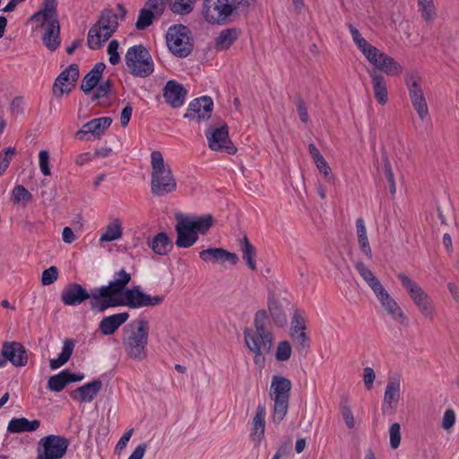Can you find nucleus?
<instances>
[{"instance_id":"a211bd4d","label":"nucleus","mask_w":459,"mask_h":459,"mask_svg":"<svg viewBox=\"0 0 459 459\" xmlns=\"http://www.w3.org/2000/svg\"><path fill=\"white\" fill-rule=\"evenodd\" d=\"M212 108L213 101L211 97L203 96L195 99L190 102L184 117L196 122L206 121L212 116Z\"/></svg>"},{"instance_id":"e433bc0d","label":"nucleus","mask_w":459,"mask_h":459,"mask_svg":"<svg viewBox=\"0 0 459 459\" xmlns=\"http://www.w3.org/2000/svg\"><path fill=\"white\" fill-rule=\"evenodd\" d=\"M122 234V223L119 219H115L106 227L105 232L100 236V241H114L120 238Z\"/></svg>"},{"instance_id":"1a4fd4ad","label":"nucleus","mask_w":459,"mask_h":459,"mask_svg":"<svg viewBox=\"0 0 459 459\" xmlns=\"http://www.w3.org/2000/svg\"><path fill=\"white\" fill-rule=\"evenodd\" d=\"M125 62L130 74L136 77L145 78L154 70L152 56L143 45L129 48L125 56Z\"/></svg>"},{"instance_id":"cd10ccee","label":"nucleus","mask_w":459,"mask_h":459,"mask_svg":"<svg viewBox=\"0 0 459 459\" xmlns=\"http://www.w3.org/2000/svg\"><path fill=\"white\" fill-rule=\"evenodd\" d=\"M40 426V420H29L26 418H13L7 425V431L10 433L32 432Z\"/></svg>"},{"instance_id":"37998d69","label":"nucleus","mask_w":459,"mask_h":459,"mask_svg":"<svg viewBox=\"0 0 459 459\" xmlns=\"http://www.w3.org/2000/svg\"><path fill=\"white\" fill-rule=\"evenodd\" d=\"M382 160L384 163V172L386 177L388 185H389V191L392 195H395L396 188H395V181H394V176L392 170L391 163L388 160L387 154L385 152H383L382 153Z\"/></svg>"},{"instance_id":"f8f14e48","label":"nucleus","mask_w":459,"mask_h":459,"mask_svg":"<svg viewBox=\"0 0 459 459\" xmlns=\"http://www.w3.org/2000/svg\"><path fill=\"white\" fill-rule=\"evenodd\" d=\"M69 439L60 435H48L39 439L37 459H61L69 446Z\"/></svg>"},{"instance_id":"c03bdc74","label":"nucleus","mask_w":459,"mask_h":459,"mask_svg":"<svg viewBox=\"0 0 459 459\" xmlns=\"http://www.w3.org/2000/svg\"><path fill=\"white\" fill-rule=\"evenodd\" d=\"M114 87V83L111 80L108 79L98 84L95 92L91 97L92 101L99 100L101 98H108Z\"/></svg>"},{"instance_id":"a19ab883","label":"nucleus","mask_w":459,"mask_h":459,"mask_svg":"<svg viewBox=\"0 0 459 459\" xmlns=\"http://www.w3.org/2000/svg\"><path fill=\"white\" fill-rule=\"evenodd\" d=\"M40 10L44 13V22L58 20L57 0H43Z\"/></svg>"},{"instance_id":"423d86ee","label":"nucleus","mask_w":459,"mask_h":459,"mask_svg":"<svg viewBox=\"0 0 459 459\" xmlns=\"http://www.w3.org/2000/svg\"><path fill=\"white\" fill-rule=\"evenodd\" d=\"M61 301L65 306H78L90 299L91 309L97 313L107 310L106 303L100 295L99 288L88 291L82 285L75 282L68 283L61 293Z\"/></svg>"},{"instance_id":"0e129e2a","label":"nucleus","mask_w":459,"mask_h":459,"mask_svg":"<svg viewBox=\"0 0 459 459\" xmlns=\"http://www.w3.org/2000/svg\"><path fill=\"white\" fill-rule=\"evenodd\" d=\"M376 378L375 371L372 368L367 367L364 368L363 380L365 386L368 390H370L373 386V382Z\"/></svg>"},{"instance_id":"9b49d317","label":"nucleus","mask_w":459,"mask_h":459,"mask_svg":"<svg viewBox=\"0 0 459 459\" xmlns=\"http://www.w3.org/2000/svg\"><path fill=\"white\" fill-rule=\"evenodd\" d=\"M397 278L400 280L403 287L408 291L411 299L417 306L419 311L425 317L433 318L435 307L430 297L423 289L404 273H399Z\"/></svg>"},{"instance_id":"c9c22d12","label":"nucleus","mask_w":459,"mask_h":459,"mask_svg":"<svg viewBox=\"0 0 459 459\" xmlns=\"http://www.w3.org/2000/svg\"><path fill=\"white\" fill-rule=\"evenodd\" d=\"M240 247L243 253V260L246 262L248 268H250L252 271H255L256 264L254 258L256 255V251L247 236H244V238L241 239Z\"/></svg>"},{"instance_id":"864d4df0","label":"nucleus","mask_w":459,"mask_h":459,"mask_svg":"<svg viewBox=\"0 0 459 459\" xmlns=\"http://www.w3.org/2000/svg\"><path fill=\"white\" fill-rule=\"evenodd\" d=\"M306 330L307 326L305 318L301 316L299 311H295L290 322V333Z\"/></svg>"},{"instance_id":"6e6552de","label":"nucleus","mask_w":459,"mask_h":459,"mask_svg":"<svg viewBox=\"0 0 459 459\" xmlns=\"http://www.w3.org/2000/svg\"><path fill=\"white\" fill-rule=\"evenodd\" d=\"M291 386L290 380L282 376L275 375L272 378L270 396L274 403L273 421L275 424H280L286 416Z\"/></svg>"},{"instance_id":"7c9ffc66","label":"nucleus","mask_w":459,"mask_h":459,"mask_svg":"<svg viewBox=\"0 0 459 459\" xmlns=\"http://www.w3.org/2000/svg\"><path fill=\"white\" fill-rule=\"evenodd\" d=\"M356 230L360 251L367 256L368 259H372V251L368 239L365 222L362 218L357 219Z\"/></svg>"},{"instance_id":"f704fd0d","label":"nucleus","mask_w":459,"mask_h":459,"mask_svg":"<svg viewBox=\"0 0 459 459\" xmlns=\"http://www.w3.org/2000/svg\"><path fill=\"white\" fill-rule=\"evenodd\" d=\"M290 335L294 342L298 353L302 357H306L310 350L311 345L310 338L307 332L300 331L297 333H290Z\"/></svg>"},{"instance_id":"13d9d810","label":"nucleus","mask_w":459,"mask_h":459,"mask_svg":"<svg viewBox=\"0 0 459 459\" xmlns=\"http://www.w3.org/2000/svg\"><path fill=\"white\" fill-rule=\"evenodd\" d=\"M39 168L44 176L50 175V167H49V152L46 150H42L39 154Z\"/></svg>"},{"instance_id":"c756f323","label":"nucleus","mask_w":459,"mask_h":459,"mask_svg":"<svg viewBox=\"0 0 459 459\" xmlns=\"http://www.w3.org/2000/svg\"><path fill=\"white\" fill-rule=\"evenodd\" d=\"M265 406L259 404L256 409L255 415L252 421V433L251 436L254 440L258 443L261 442L264 436L265 429Z\"/></svg>"},{"instance_id":"3c124183","label":"nucleus","mask_w":459,"mask_h":459,"mask_svg":"<svg viewBox=\"0 0 459 459\" xmlns=\"http://www.w3.org/2000/svg\"><path fill=\"white\" fill-rule=\"evenodd\" d=\"M390 446L392 449H397L401 444V426L395 422L389 429Z\"/></svg>"},{"instance_id":"338daca9","label":"nucleus","mask_w":459,"mask_h":459,"mask_svg":"<svg viewBox=\"0 0 459 459\" xmlns=\"http://www.w3.org/2000/svg\"><path fill=\"white\" fill-rule=\"evenodd\" d=\"M133 113V108L130 104H127L122 110L120 115V123L122 127H126L130 121L131 116Z\"/></svg>"},{"instance_id":"79ce46f5","label":"nucleus","mask_w":459,"mask_h":459,"mask_svg":"<svg viewBox=\"0 0 459 459\" xmlns=\"http://www.w3.org/2000/svg\"><path fill=\"white\" fill-rule=\"evenodd\" d=\"M418 5L425 21L429 22L436 18L437 13L433 0H418Z\"/></svg>"},{"instance_id":"f257e3e1","label":"nucleus","mask_w":459,"mask_h":459,"mask_svg":"<svg viewBox=\"0 0 459 459\" xmlns=\"http://www.w3.org/2000/svg\"><path fill=\"white\" fill-rule=\"evenodd\" d=\"M131 281V274L125 269L115 273V279L107 285L99 287L100 295L106 303L107 310L110 307L126 306L133 309L154 307L165 300L164 295L152 296L143 292L139 286L126 289Z\"/></svg>"},{"instance_id":"ddd939ff","label":"nucleus","mask_w":459,"mask_h":459,"mask_svg":"<svg viewBox=\"0 0 459 459\" xmlns=\"http://www.w3.org/2000/svg\"><path fill=\"white\" fill-rule=\"evenodd\" d=\"M166 39L170 52L178 57H186L193 50L189 29L186 26L179 24L169 27Z\"/></svg>"},{"instance_id":"bf43d9fd","label":"nucleus","mask_w":459,"mask_h":459,"mask_svg":"<svg viewBox=\"0 0 459 459\" xmlns=\"http://www.w3.org/2000/svg\"><path fill=\"white\" fill-rule=\"evenodd\" d=\"M296 99L297 111L299 113V118L304 124H307L308 121V113L305 100L299 94L297 95Z\"/></svg>"},{"instance_id":"e2e57ef3","label":"nucleus","mask_w":459,"mask_h":459,"mask_svg":"<svg viewBox=\"0 0 459 459\" xmlns=\"http://www.w3.org/2000/svg\"><path fill=\"white\" fill-rule=\"evenodd\" d=\"M316 168L320 171L321 174L324 175L325 178L328 180H331L333 178V176L332 174V170L330 166L328 165L327 161L325 160V158L321 159L317 162H316Z\"/></svg>"},{"instance_id":"4468645a","label":"nucleus","mask_w":459,"mask_h":459,"mask_svg":"<svg viewBox=\"0 0 459 459\" xmlns=\"http://www.w3.org/2000/svg\"><path fill=\"white\" fill-rule=\"evenodd\" d=\"M363 55L367 60L374 66L373 70L383 72L387 75H398L402 73L403 68L393 57L380 51L373 45L368 48Z\"/></svg>"},{"instance_id":"4d7b16f0","label":"nucleus","mask_w":459,"mask_h":459,"mask_svg":"<svg viewBox=\"0 0 459 459\" xmlns=\"http://www.w3.org/2000/svg\"><path fill=\"white\" fill-rule=\"evenodd\" d=\"M119 43L117 39H112L108 46V54L109 55V62L111 65H116L120 62V56L118 54Z\"/></svg>"},{"instance_id":"6ab92c4d","label":"nucleus","mask_w":459,"mask_h":459,"mask_svg":"<svg viewBox=\"0 0 459 459\" xmlns=\"http://www.w3.org/2000/svg\"><path fill=\"white\" fill-rule=\"evenodd\" d=\"M401 396V382L399 378H389L384 394L382 411L384 414H393L398 405Z\"/></svg>"},{"instance_id":"bb28decb","label":"nucleus","mask_w":459,"mask_h":459,"mask_svg":"<svg viewBox=\"0 0 459 459\" xmlns=\"http://www.w3.org/2000/svg\"><path fill=\"white\" fill-rule=\"evenodd\" d=\"M240 31L237 28L222 30L215 39L214 48L218 51L228 50L238 40Z\"/></svg>"},{"instance_id":"7ed1b4c3","label":"nucleus","mask_w":459,"mask_h":459,"mask_svg":"<svg viewBox=\"0 0 459 459\" xmlns=\"http://www.w3.org/2000/svg\"><path fill=\"white\" fill-rule=\"evenodd\" d=\"M267 319V312L264 309L258 310L254 319L255 330L250 328L244 330L245 343L255 354L254 362L259 368L264 367V353H269L273 347V333L266 328Z\"/></svg>"},{"instance_id":"603ef678","label":"nucleus","mask_w":459,"mask_h":459,"mask_svg":"<svg viewBox=\"0 0 459 459\" xmlns=\"http://www.w3.org/2000/svg\"><path fill=\"white\" fill-rule=\"evenodd\" d=\"M350 31L352 36L353 41L359 48V49L364 53L368 48H369L372 45L368 43L364 38L361 37L358 29H356L353 25H350Z\"/></svg>"},{"instance_id":"ea45409f","label":"nucleus","mask_w":459,"mask_h":459,"mask_svg":"<svg viewBox=\"0 0 459 459\" xmlns=\"http://www.w3.org/2000/svg\"><path fill=\"white\" fill-rule=\"evenodd\" d=\"M66 370H63L56 375L51 376L48 381V388L52 392H61L66 385Z\"/></svg>"},{"instance_id":"774afa93","label":"nucleus","mask_w":459,"mask_h":459,"mask_svg":"<svg viewBox=\"0 0 459 459\" xmlns=\"http://www.w3.org/2000/svg\"><path fill=\"white\" fill-rule=\"evenodd\" d=\"M292 446V441L290 439L280 446L276 454L272 459H280L281 456L288 455Z\"/></svg>"},{"instance_id":"aec40b11","label":"nucleus","mask_w":459,"mask_h":459,"mask_svg":"<svg viewBox=\"0 0 459 459\" xmlns=\"http://www.w3.org/2000/svg\"><path fill=\"white\" fill-rule=\"evenodd\" d=\"M178 223L175 226L177 232L176 246L180 248H188L198 240V235L191 230L181 213L176 214Z\"/></svg>"},{"instance_id":"a878e982","label":"nucleus","mask_w":459,"mask_h":459,"mask_svg":"<svg viewBox=\"0 0 459 459\" xmlns=\"http://www.w3.org/2000/svg\"><path fill=\"white\" fill-rule=\"evenodd\" d=\"M368 74L372 79V86L375 99L380 105H385L388 101V92L386 88V81L384 75L376 71H368Z\"/></svg>"},{"instance_id":"4be33fe9","label":"nucleus","mask_w":459,"mask_h":459,"mask_svg":"<svg viewBox=\"0 0 459 459\" xmlns=\"http://www.w3.org/2000/svg\"><path fill=\"white\" fill-rule=\"evenodd\" d=\"M199 256L204 262H211L212 264L229 261L231 264H236L238 262V257L235 253L229 252L221 247H210L202 250L199 253Z\"/></svg>"},{"instance_id":"9d476101","label":"nucleus","mask_w":459,"mask_h":459,"mask_svg":"<svg viewBox=\"0 0 459 459\" xmlns=\"http://www.w3.org/2000/svg\"><path fill=\"white\" fill-rule=\"evenodd\" d=\"M405 85L408 89L409 97L411 105L417 112L419 117L424 120L429 117V107L427 100L421 86L422 77L416 70L406 73L404 77Z\"/></svg>"},{"instance_id":"c85d7f7f","label":"nucleus","mask_w":459,"mask_h":459,"mask_svg":"<svg viewBox=\"0 0 459 459\" xmlns=\"http://www.w3.org/2000/svg\"><path fill=\"white\" fill-rule=\"evenodd\" d=\"M185 221L195 234H205L214 224V219L212 214H204L196 218L185 217Z\"/></svg>"},{"instance_id":"09e8293b","label":"nucleus","mask_w":459,"mask_h":459,"mask_svg":"<svg viewBox=\"0 0 459 459\" xmlns=\"http://www.w3.org/2000/svg\"><path fill=\"white\" fill-rule=\"evenodd\" d=\"M12 198L14 204L30 202L32 199L31 194L22 185L16 186L12 192Z\"/></svg>"},{"instance_id":"58836bf2","label":"nucleus","mask_w":459,"mask_h":459,"mask_svg":"<svg viewBox=\"0 0 459 459\" xmlns=\"http://www.w3.org/2000/svg\"><path fill=\"white\" fill-rule=\"evenodd\" d=\"M155 17H158L157 13L153 10L144 6L139 11V15L135 22L136 29L139 30H145L152 24Z\"/></svg>"},{"instance_id":"680f3d73","label":"nucleus","mask_w":459,"mask_h":459,"mask_svg":"<svg viewBox=\"0 0 459 459\" xmlns=\"http://www.w3.org/2000/svg\"><path fill=\"white\" fill-rule=\"evenodd\" d=\"M455 422V414L452 409H447L443 416L442 428L446 430L450 429Z\"/></svg>"},{"instance_id":"2eb2a0df","label":"nucleus","mask_w":459,"mask_h":459,"mask_svg":"<svg viewBox=\"0 0 459 459\" xmlns=\"http://www.w3.org/2000/svg\"><path fill=\"white\" fill-rule=\"evenodd\" d=\"M205 135L211 150L224 152L231 155L237 152V148L230 139L229 127L226 124L217 128H208L205 131Z\"/></svg>"},{"instance_id":"a18cd8bd","label":"nucleus","mask_w":459,"mask_h":459,"mask_svg":"<svg viewBox=\"0 0 459 459\" xmlns=\"http://www.w3.org/2000/svg\"><path fill=\"white\" fill-rule=\"evenodd\" d=\"M355 268L369 288L378 281L372 271L368 268V266L363 262H357L355 264Z\"/></svg>"},{"instance_id":"de8ad7c7","label":"nucleus","mask_w":459,"mask_h":459,"mask_svg":"<svg viewBox=\"0 0 459 459\" xmlns=\"http://www.w3.org/2000/svg\"><path fill=\"white\" fill-rule=\"evenodd\" d=\"M16 149L14 147H7L0 152V177L8 169L13 156L15 154Z\"/></svg>"},{"instance_id":"0eeeda50","label":"nucleus","mask_w":459,"mask_h":459,"mask_svg":"<svg viewBox=\"0 0 459 459\" xmlns=\"http://www.w3.org/2000/svg\"><path fill=\"white\" fill-rule=\"evenodd\" d=\"M118 16L110 9H104L88 32L87 43L91 49H100L118 27Z\"/></svg>"},{"instance_id":"49530a36","label":"nucleus","mask_w":459,"mask_h":459,"mask_svg":"<svg viewBox=\"0 0 459 459\" xmlns=\"http://www.w3.org/2000/svg\"><path fill=\"white\" fill-rule=\"evenodd\" d=\"M292 353V348L288 341H281L278 343L276 351H275V359L278 361H287L290 359Z\"/></svg>"},{"instance_id":"f03ea898","label":"nucleus","mask_w":459,"mask_h":459,"mask_svg":"<svg viewBox=\"0 0 459 459\" xmlns=\"http://www.w3.org/2000/svg\"><path fill=\"white\" fill-rule=\"evenodd\" d=\"M196 0H175L170 3L174 13L187 14L194 9ZM203 15L211 24L224 25L231 17L246 12L256 0H203Z\"/></svg>"},{"instance_id":"2f4dec72","label":"nucleus","mask_w":459,"mask_h":459,"mask_svg":"<svg viewBox=\"0 0 459 459\" xmlns=\"http://www.w3.org/2000/svg\"><path fill=\"white\" fill-rule=\"evenodd\" d=\"M75 343L72 339H65L64 341L62 351L58 358L51 359L49 360V367L51 369H56L65 365L71 358Z\"/></svg>"},{"instance_id":"6e6d98bb","label":"nucleus","mask_w":459,"mask_h":459,"mask_svg":"<svg viewBox=\"0 0 459 459\" xmlns=\"http://www.w3.org/2000/svg\"><path fill=\"white\" fill-rule=\"evenodd\" d=\"M341 412L346 426L351 429H353L355 427V420L351 409L347 402L341 403Z\"/></svg>"},{"instance_id":"8fccbe9b","label":"nucleus","mask_w":459,"mask_h":459,"mask_svg":"<svg viewBox=\"0 0 459 459\" xmlns=\"http://www.w3.org/2000/svg\"><path fill=\"white\" fill-rule=\"evenodd\" d=\"M100 82V78L89 72L84 75L80 88L84 93H90L94 88L98 86Z\"/></svg>"},{"instance_id":"052dcab7","label":"nucleus","mask_w":459,"mask_h":459,"mask_svg":"<svg viewBox=\"0 0 459 459\" xmlns=\"http://www.w3.org/2000/svg\"><path fill=\"white\" fill-rule=\"evenodd\" d=\"M166 2L167 0H147L145 2V7L153 10L157 13V16H161Z\"/></svg>"},{"instance_id":"f3484780","label":"nucleus","mask_w":459,"mask_h":459,"mask_svg":"<svg viewBox=\"0 0 459 459\" xmlns=\"http://www.w3.org/2000/svg\"><path fill=\"white\" fill-rule=\"evenodd\" d=\"M10 361L14 367H23L28 363L24 346L18 342H4L0 353V368Z\"/></svg>"},{"instance_id":"5701e85b","label":"nucleus","mask_w":459,"mask_h":459,"mask_svg":"<svg viewBox=\"0 0 459 459\" xmlns=\"http://www.w3.org/2000/svg\"><path fill=\"white\" fill-rule=\"evenodd\" d=\"M102 388V382L100 379H95L82 386L76 388L70 393L73 400L81 403H90L98 395Z\"/></svg>"},{"instance_id":"5fc2aeb1","label":"nucleus","mask_w":459,"mask_h":459,"mask_svg":"<svg viewBox=\"0 0 459 459\" xmlns=\"http://www.w3.org/2000/svg\"><path fill=\"white\" fill-rule=\"evenodd\" d=\"M58 278V270L56 266H50L42 273L41 284L43 286L51 285Z\"/></svg>"},{"instance_id":"72a5a7b5","label":"nucleus","mask_w":459,"mask_h":459,"mask_svg":"<svg viewBox=\"0 0 459 459\" xmlns=\"http://www.w3.org/2000/svg\"><path fill=\"white\" fill-rule=\"evenodd\" d=\"M380 303L387 314H389L394 320H400L401 324H404V322L407 320L406 316L398 306L397 302L391 297V295L385 296V298L380 301Z\"/></svg>"},{"instance_id":"69168bd1","label":"nucleus","mask_w":459,"mask_h":459,"mask_svg":"<svg viewBox=\"0 0 459 459\" xmlns=\"http://www.w3.org/2000/svg\"><path fill=\"white\" fill-rule=\"evenodd\" d=\"M83 128L87 129L90 134H92L97 137H100L101 135V132L100 130V122L98 121V118L91 119V121L84 124Z\"/></svg>"},{"instance_id":"b1692460","label":"nucleus","mask_w":459,"mask_h":459,"mask_svg":"<svg viewBox=\"0 0 459 459\" xmlns=\"http://www.w3.org/2000/svg\"><path fill=\"white\" fill-rule=\"evenodd\" d=\"M129 318L128 312L113 314L103 317L99 324V331L103 335H112Z\"/></svg>"},{"instance_id":"473e14b6","label":"nucleus","mask_w":459,"mask_h":459,"mask_svg":"<svg viewBox=\"0 0 459 459\" xmlns=\"http://www.w3.org/2000/svg\"><path fill=\"white\" fill-rule=\"evenodd\" d=\"M153 252L160 255H166L173 247V243L165 232L154 236L151 245Z\"/></svg>"},{"instance_id":"412c9836","label":"nucleus","mask_w":459,"mask_h":459,"mask_svg":"<svg viewBox=\"0 0 459 459\" xmlns=\"http://www.w3.org/2000/svg\"><path fill=\"white\" fill-rule=\"evenodd\" d=\"M187 95V91L182 84L176 81L169 80L163 88L165 102L173 108L183 106Z\"/></svg>"},{"instance_id":"39448f33","label":"nucleus","mask_w":459,"mask_h":459,"mask_svg":"<svg viewBox=\"0 0 459 459\" xmlns=\"http://www.w3.org/2000/svg\"><path fill=\"white\" fill-rule=\"evenodd\" d=\"M151 193L161 197L176 192L177 180L171 167L165 163L162 153L153 151L151 153Z\"/></svg>"},{"instance_id":"dca6fc26","label":"nucleus","mask_w":459,"mask_h":459,"mask_svg":"<svg viewBox=\"0 0 459 459\" xmlns=\"http://www.w3.org/2000/svg\"><path fill=\"white\" fill-rule=\"evenodd\" d=\"M80 72L77 64H72L64 69L56 78L52 86V93L56 99L64 94H69L76 85Z\"/></svg>"},{"instance_id":"20e7f679","label":"nucleus","mask_w":459,"mask_h":459,"mask_svg":"<svg viewBox=\"0 0 459 459\" xmlns=\"http://www.w3.org/2000/svg\"><path fill=\"white\" fill-rule=\"evenodd\" d=\"M149 323L139 318L123 327L122 343L127 356L142 361L147 357Z\"/></svg>"},{"instance_id":"4c0bfd02","label":"nucleus","mask_w":459,"mask_h":459,"mask_svg":"<svg viewBox=\"0 0 459 459\" xmlns=\"http://www.w3.org/2000/svg\"><path fill=\"white\" fill-rule=\"evenodd\" d=\"M268 310L273 318V321L278 327H283L287 324V318L281 308V304L273 299H270L268 301Z\"/></svg>"},{"instance_id":"393cba45","label":"nucleus","mask_w":459,"mask_h":459,"mask_svg":"<svg viewBox=\"0 0 459 459\" xmlns=\"http://www.w3.org/2000/svg\"><path fill=\"white\" fill-rule=\"evenodd\" d=\"M42 28L45 30L42 35L43 44L48 50L55 51L61 43L59 20L50 21Z\"/></svg>"}]
</instances>
